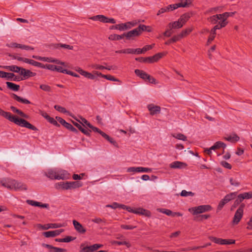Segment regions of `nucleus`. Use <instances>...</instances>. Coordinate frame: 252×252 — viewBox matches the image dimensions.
Instances as JSON below:
<instances>
[{
    "mask_svg": "<svg viewBox=\"0 0 252 252\" xmlns=\"http://www.w3.org/2000/svg\"><path fill=\"white\" fill-rule=\"evenodd\" d=\"M244 198L248 199L252 198V191L248 192L243 193Z\"/></svg>",
    "mask_w": 252,
    "mask_h": 252,
    "instance_id": "nucleus-64",
    "label": "nucleus"
},
{
    "mask_svg": "<svg viewBox=\"0 0 252 252\" xmlns=\"http://www.w3.org/2000/svg\"><path fill=\"white\" fill-rule=\"evenodd\" d=\"M92 68L99 70L104 69L105 66L97 64H94L91 66Z\"/></svg>",
    "mask_w": 252,
    "mask_h": 252,
    "instance_id": "nucleus-57",
    "label": "nucleus"
},
{
    "mask_svg": "<svg viewBox=\"0 0 252 252\" xmlns=\"http://www.w3.org/2000/svg\"><path fill=\"white\" fill-rule=\"evenodd\" d=\"M216 145L217 148L218 149H219L221 147L223 148V149L225 148L226 145L225 143H224L222 142L221 141H218L215 143Z\"/></svg>",
    "mask_w": 252,
    "mask_h": 252,
    "instance_id": "nucleus-56",
    "label": "nucleus"
},
{
    "mask_svg": "<svg viewBox=\"0 0 252 252\" xmlns=\"http://www.w3.org/2000/svg\"><path fill=\"white\" fill-rule=\"evenodd\" d=\"M10 109L14 113H16L17 114H18V115H19L20 116L23 117V118H28V116L27 115H26V114H25L24 112H23L22 111L19 110L18 109H17V108H16L14 106H11L10 107Z\"/></svg>",
    "mask_w": 252,
    "mask_h": 252,
    "instance_id": "nucleus-29",
    "label": "nucleus"
},
{
    "mask_svg": "<svg viewBox=\"0 0 252 252\" xmlns=\"http://www.w3.org/2000/svg\"><path fill=\"white\" fill-rule=\"evenodd\" d=\"M70 189H74L82 186V183L78 181L69 182Z\"/></svg>",
    "mask_w": 252,
    "mask_h": 252,
    "instance_id": "nucleus-32",
    "label": "nucleus"
},
{
    "mask_svg": "<svg viewBox=\"0 0 252 252\" xmlns=\"http://www.w3.org/2000/svg\"><path fill=\"white\" fill-rule=\"evenodd\" d=\"M43 246L48 249L50 252H65L66 251L65 249L55 247L49 244H43Z\"/></svg>",
    "mask_w": 252,
    "mask_h": 252,
    "instance_id": "nucleus-19",
    "label": "nucleus"
},
{
    "mask_svg": "<svg viewBox=\"0 0 252 252\" xmlns=\"http://www.w3.org/2000/svg\"><path fill=\"white\" fill-rule=\"evenodd\" d=\"M32 58L33 59H35L36 60L43 61V62H47L48 63H56L57 64H61V65H64V63L61 62L58 59H54L51 57H42L39 56H36V55H33L32 56Z\"/></svg>",
    "mask_w": 252,
    "mask_h": 252,
    "instance_id": "nucleus-6",
    "label": "nucleus"
},
{
    "mask_svg": "<svg viewBox=\"0 0 252 252\" xmlns=\"http://www.w3.org/2000/svg\"><path fill=\"white\" fill-rule=\"evenodd\" d=\"M187 165L186 163L181 161H174L170 164V167L172 168H181Z\"/></svg>",
    "mask_w": 252,
    "mask_h": 252,
    "instance_id": "nucleus-25",
    "label": "nucleus"
},
{
    "mask_svg": "<svg viewBox=\"0 0 252 252\" xmlns=\"http://www.w3.org/2000/svg\"><path fill=\"white\" fill-rule=\"evenodd\" d=\"M226 26V25H225V24L224 23L220 21L219 22V24L214 26V27L213 28L214 29V30H215L216 31L217 30H219L222 28L225 27Z\"/></svg>",
    "mask_w": 252,
    "mask_h": 252,
    "instance_id": "nucleus-53",
    "label": "nucleus"
},
{
    "mask_svg": "<svg viewBox=\"0 0 252 252\" xmlns=\"http://www.w3.org/2000/svg\"><path fill=\"white\" fill-rule=\"evenodd\" d=\"M13 98L15 100L17 101L18 102H21V103H22L24 104H28L31 103V102L29 100H28L26 98H23L19 96H18L17 95H16L15 94H13Z\"/></svg>",
    "mask_w": 252,
    "mask_h": 252,
    "instance_id": "nucleus-26",
    "label": "nucleus"
},
{
    "mask_svg": "<svg viewBox=\"0 0 252 252\" xmlns=\"http://www.w3.org/2000/svg\"><path fill=\"white\" fill-rule=\"evenodd\" d=\"M75 70L79 73L82 76H84V77L90 79L92 80H94L95 79V76L94 75L92 74L91 73H90L89 72L86 71L84 70H83L82 68H81L79 67H77L75 68Z\"/></svg>",
    "mask_w": 252,
    "mask_h": 252,
    "instance_id": "nucleus-14",
    "label": "nucleus"
},
{
    "mask_svg": "<svg viewBox=\"0 0 252 252\" xmlns=\"http://www.w3.org/2000/svg\"><path fill=\"white\" fill-rule=\"evenodd\" d=\"M173 136L176 139L183 141H186L187 140V137L185 135L181 133L175 134L173 135Z\"/></svg>",
    "mask_w": 252,
    "mask_h": 252,
    "instance_id": "nucleus-39",
    "label": "nucleus"
},
{
    "mask_svg": "<svg viewBox=\"0 0 252 252\" xmlns=\"http://www.w3.org/2000/svg\"><path fill=\"white\" fill-rule=\"evenodd\" d=\"M54 108L58 111L63 113L67 114L69 116H71L70 113L66 110V109L64 107H63L61 106L55 105L54 106Z\"/></svg>",
    "mask_w": 252,
    "mask_h": 252,
    "instance_id": "nucleus-30",
    "label": "nucleus"
},
{
    "mask_svg": "<svg viewBox=\"0 0 252 252\" xmlns=\"http://www.w3.org/2000/svg\"><path fill=\"white\" fill-rule=\"evenodd\" d=\"M20 75H23L25 78H28L30 77L35 76L36 75V73L30 70L22 68V70L20 72Z\"/></svg>",
    "mask_w": 252,
    "mask_h": 252,
    "instance_id": "nucleus-20",
    "label": "nucleus"
},
{
    "mask_svg": "<svg viewBox=\"0 0 252 252\" xmlns=\"http://www.w3.org/2000/svg\"><path fill=\"white\" fill-rule=\"evenodd\" d=\"M73 224L75 230L81 234H84L86 232V229L83 226V225L78 221L76 220H73Z\"/></svg>",
    "mask_w": 252,
    "mask_h": 252,
    "instance_id": "nucleus-17",
    "label": "nucleus"
},
{
    "mask_svg": "<svg viewBox=\"0 0 252 252\" xmlns=\"http://www.w3.org/2000/svg\"><path fill=\"white\" fill-rule=\"evenodd\" d=\"M224 139L231 143H235L239 140L240 138L236 134L232 133L225 137Z\"/></svg>",
    "mask_w": 252,
    "mask_h": 252,
    "instance_id": "nucleus-21",
    "label": "nucleus"
},
{
    "mask_svg": "<svg viewBox=\"0 0 252 252\" xmlns=\"http://www.w3.org/2000/svg\"><path fill=\"white\" fill-rule=\"evenodd\" d=\"M133 213L135 214L143 215L148 217L150 216L151 214L150 211L142 208H134Z\"/></svg>",
    "mask_w": 252,
    "mask_h": 252,
    "instance_id": "nucleus-22",
    "label": "nucleus"
},
{
    "mask_svg": "<svg viewBox=\"0 0 252 252\" xmlns=\"http://www.w3.org/2000/svg\"><path fill=\"white\" fill-rule=\"evenodd\" d=\"M245 206V204L242 203L236 211L232 220V223L234 224H237L241 220L243 216L244 208Z\"/></svg>",
    "mask_w": 252,
    "mask_h": 252,
    "instance_id": "nucleus-5",
    "label": "nucleus"
},
{
    "mask_svg": "<svg viewBox=\"0 0 252 252\" xmlns=\"http://www.w3.org/2000/svg\"><path fill=\"white\" fill-rule=\"evenodd\" d=\"M103 78L106 79L107 80L113 81H118L119 80L115 78L114 76L111 75H104L103 76Z\"/></svg>",
    "mask_w": 252,
    "mask_h": 252,
    "instance_id": "nucleus-55",
    "label": "nucleus"
},
{
    "mask_svg": "<svg viewBox=\"0 0 252 252\" xmlns=\"http://www.w3.org/2000/svg\"><path fill=\"white\" fill-rule=\"evenodd\" d=\"M237 195V192H231L226 194L224 197L220 201L218 206V210H221L225 204L234 199L236 197Z\"/></svg>",
    "mask_w": 252,
    "mask_h": 252,
    "instance_id": "nucleus-4",
    "label": "nucleus"
},
{
    "mask_svg": "<svg viewBox=\"0 0 252 252\" xmlns=\"http://www.w3.org/2000/svg\"><path fill=\"white\" fill-rule=\"evenodd\" d=\"M58 46L62 48H64L67 49L69 50H72L73 48V47L72 46H70L69 45L67 44H58Z\"/></svg>",
    "mask_w": 252,
    "mask_h": 252,
    "instance_id": "nucleus-60",
    "label": "nucleus"
},
{
    "mask_svg": "<svg viewBox=\"0 0 252 252\" xmlns=\"http://www.w3.org/2000/svg\"><path fill=\"white\" fill-rule=\"evenodd\" d=\"M0 67L15 73H19L20 74L23 68L15 65L0 66Z\"/></svg>",
    "mask_w": 252,
    "mask_h": 252,
    "instance_id": "nucleus-16",
    "label": "nucleus"
},
{
    "mask_svg": "<svg viewBox=\"0 0 252 252\" xmlns=\"http://www.w3.org/2000/svg\"><path fill=\"white\" fill-rule=\"evenodd\" d=\"M189 16L188 14H185L182 15L177 21L170 23L168 24V27L170 30L173 29H180L182 28L184 24L189 20Z\"/></svg>",
    "mask_w": 252,
    "mask_h": 252,
    "instance_id": "nucleus-2",
    "label": "nucleus"
},
{
    "mask_svg": "<svg viewBox=\"0 0 252 252\" xmlns=\"http://www.w3.org/2000/svg\"><path fill=\"white\" fill-rule=\"evenodd\" d=\"M138 172H146L149 173L152 172V169L147 167H139Z\"/></svg>",
    "mask_w": 252,
    "mask_h": 252,
    "instance_id": "nucleus-51",
    "label": "nucleus"
},
{
    "mask_svg": "<svg viewBox=\"0 0 252 252\" xmlns=\"http://www.w3.org/2000/svg\"><path fill=\"white\" fill-rule=\"evenodd\" d=\"M208 20L211 23L214 24H216L219 20L220 21V19L219 14H216L208 18Z\"/></svg>",
    "mask_w": 252,
    "mask_h": 252,
    "instance_id": "nucleus-34",
    "label": "nucleus"
},
{
    "mask_svg": "<svg viewBox=\"0 0 252 252\" xmlns=\"http://www.w3.org/2000/svg\"><path fill=\"white\" fill-rule=\"evenodd\" d=\"M42 68H46L51 71H55L56 65L51 64H46L45 65L43 64V67H42Z\"/></svg>",
    "mask_w": 252,
    "mask_h": 252,
    "instance_id": "nucleus-47",
    "label": "nucleus"
},
{
    "mask_svg": "<svg viewBox=\"0 0 252 252\" xmlns=\"http://www.w3.org/2000/svg\"><path fill=\"white\" fill-rule=\"evenodd\" d=\"M94 21H99L105 23H116V20L113 18H108L102 15H98L90 18Z\"/></svg>",
    "mask_w": 252,
    "mask_h": 252,
    "instance_id": "nucleus-8",
    "label": "nucleus"
},
{
    "mask_svg": "<svg viewBox=\"0 0 252 252\" xmlns=\"http://www.w3.org/2000/svg\"><path fill=\"white\" fill-rule=\"evenodd\" d=\"M121 227L124 229L131 230V229L135 228L136 227V226H134L130 225L122 224L121 225Z\"/></svg>",
    "mask_w": 252,
    "mask_h": 252,
    "instance_id": "nucleus-58",
    "label": "nucleus"
},
{
    "mask_svg": "<svg viewBox=\"0 0 252 252\" xmlns=\"http://www.w3.org/2000/svg\"><path fill=\"white\" fill-rule=\"evenodd\" d=\"M222 245H231L235 244V240L232 239H222Z\"/></svg>",
    "mask_w": 252,
    "mask_h": 252,
    "instance_id": "nucleus-48",
    "label": "nucleus"
},
{
    "mask_svg": "<svg viewBox=\"0 0 252 252\" xmlns=\"http://www.w3.org/2000/svg\"><path fill=\"white\" fill-rule=\"evenodd\" d=\"M9 121L11 122H13L15 124L20 126L22 127H25L26 128H28L29 129H32V130H37V128L31 124L29 122L27 121L26 120L17 118L15 117L14 116H13L12 115Z\"/></svg>",
    "mask_w": 252,
    "mask_h": 252,
    "instance_id": "nucleus-1",
    "label": "nucleus"
},
{
    "mask_svg": "<svg viewBox=\"0 0 252 252\" xmlns=\"http://www.w3.org/2000/svg\"><path fill=\"white\" fill-rule=\"evenodd\" d=\"M102 247L103 245L99 244H95L91 246H87L86 247H83V245L81 244L80 252H93Z\"/></svg>",
    "mask_w": 252,
    "mask_h": 252,
    "instance_id": "nucleus-7",
    "label": "nucleus"
},
{
    "mask_svg": "<svg viewBox=\"0 0 252 252\" xmlns=\"http://www.w3.org/2000/svg\"><path fill=\"white\" fill-rule=\"evenodd\" d=\"M0 115L3 116V117L8 119L9 121L10 119L12 116V114L10 112H5V111L2 110L0 108Z\"/></svg>",
    "mask_w": 252,
    "mask_h": 252,
    "instance_id": "nucleus-37",
    "label": "nucleus"
},
{
    "mask_svg": "<svg viewBox=\"0 0 252 252\" xmlns=\"http://www.w3.org/2000/svg\"><path fill=\"white\" fill-rule=\"evenodd\" d=\"M194 195V193L191 191H187L186 190H183L181 192V195L182 196H193Z\"/></svg>",
    "mask_w": 252,
    "mask_h": 252,
    "instance_id": "nucleus-43",
    "label": "nucleus"
},
{
    "mask_svg": "<svg viewBox=\"0 0 252 252\" xmlns=\"http://www.w3.org/2000/svg\"><path fill=\"white\" fill-rule=\"evenodd\" d=\"M12 189L15 190H26L27 187L25 184L14 180Z\"/></svg>",
    "mask_w": 252,
    "mask_h": 252,
    "instance_id": "nucleus-13",
    "label": "nucleus"
},
{
    "mask_svg": "<svg viewBox=\"0 0 252 252\" xmlns=\"http://www.w3.org/2000/svg\"><path fill=\"white\" fill-rule=\"evenodd\" d=\"M7 87L13 91H18L20 89V86L12 82H6Z\"/></svg>",
    "mask_w": 252,
    "mask_h": 252,
    "instance_id": "nucleus-24",
    "label": "nucleus"
},
{
    "mask_svg": "<svg viewBox=\"0 0 252 252\" xmlns=\"http://www.w3.org/2000/svg\"><path fill=\"white\" fill-rule=\"evenodd\" d=\"M67 69H63L62 66H57L56 65V68L55 71H57L58 72H61L63 73H65Z\"/></svg>",
    "mask_w": 252,
    "mask_h": 252,
    "instance_id": "nucleus-63",
    "label": "nucleus"
},
{
    "mask_svg": "<svg viewBox=\"0 0 252 252\" xmlns=\"http://www.w3.org/2000/svg\"><path fill=\"white\" fill-rule=\"evenodd\" d=\"M56 180H67L70 178V174L66 171L58 169Z\"/></svg>",
    "mask_w": 252,
    "mask_h": 252,
    "instance_id": "nucleus-10",
    "label": "nucleus"
},
{
    "mask_svg": "<svg viewBox=\"0 0 252 252\" xmlns=\"http://www.w3.org/2000/svg\"><path fill=\"white\" fill-rule=\"evenodd\" d=\"M125 36L124 33L122 35L114 34L113 35H111V36L109 37V39L111 40H119L123 38Z\"/></svg>",
    "mask_w": 252,
    "mask_h": 252,
    "instance_id": "nucleus-42",
    "label": "nucleus"
},
{
    "mask_svg": "<svg viewBox=\"0 0 252 252\" xmlns=\"http://www.w3.org/2000/svg\"><path fill=\"white\" fill-rule=\"evenodd\" d=\"M191 32V30L190 29H187L185 30H183L180 34H178V35L181 39L183 37L189 34Z\"/></svg>",
    "mask_w": 252,
    "mask_h": 252,
    "instance_id": "nucleus-40",
    "label": "nucleus"
},
{
    "mask_svg": "<svg viewBox=\"0 0 252 252\" xmlns=\"http://www.w3.org/2000/svg\"><path fill=\"white\" fill-rule=\"evenodd\" d=\"M140 34L139 30L137 28L127 33H124L125 37H126L127 39H130L132 37L136 36Z\"/></svg>",
    "mask_w": 252,
    "mask_h": 252,
    "instance_id": "nucleus-18",
    "label": "nucleus"
},
{
    "mask_svg": "<svg viewBox=\"0 0 252 252\" xmlns=\"http://www.w3.org/2000/svg\"><path fill=\"white\" fill-rule=\"evenodd\" d=\"M134 72L137 76L140 77L143 80H146L147 77H149V74L142 70L137 69L135 70Z\"/></svg>",
    "mask_w": 252,
    "mask_h": 252,
    "instance_id": "nucleus-23",
    "label": "nucleus"
},
{
    "mask_svg": "<svg viewBox=\"0 0 252 252\" xmlns=\"http://www.w3.org/2000/svg\"><path fill=\"white\" fill-rule=\"evenodd\" d=\"M63 223H48L44 225L39 224L38 227L41 228L42 229L47 230L50 228H57L64 226Z\"/></svg>",
    "mask_w": 252,
    "mask_h": 252,
    "instance_id": "nucleus-11",
    "label": "nucleus"
},
{
    "mask_svg": "<svg viewBox=\"0 0 252 252\" xmlns=\"http://www.w3.org/2000/svg\"><path fill=\"white\" fill-rule=\"evenodd\" d=\"M137 28L139 30L140 34H141L143 31H147L148 32L152 31L151 28L150 26H145L144 25H140Z\"/></svg>",
    "mask_w": 252,
    "mask_h": 252,
    "instance_id": "nucleus-33",
    "label": "nucleus"
},
{
    "mask_svg": "<svg viewBox=\"0 0 252 252\" xmlns=\"http://www.w3.org/2000/svg\"><path fill=\"white\" fill-rule=\"evenodd\" d=\"M180 7V5H179L178 3H175L173 4H171L167 7H166V8L168 9V10H169L171 8V10H174L177 9V8Z\"/></svg>",
    "mask_w": 252,
    "mask_h": 252,
    "instance_id": "nucleus-59",
    "label": "nucleus"
},
{
    "mask_svg": "<svg viewBox=\"0 0 252 252\" xmlns=\"http://www.w3.org/2000/svg\"><path fill=\"white\" fill-rule=\"evenodd\" d=\"M39 88L43 91L46 92H51L52 89L50 86L46 84H41L40 85Z\"/></svg>",
    "mask_w": 252,
    "mask_h": 252,
    "instance_id": "nucleus-38",
    "label": "nucleus"
},
{
    "mask_svg": "<svg viewBox=\"0 0 252 252\" xmlns=\"http://www.w3.org/2000/svg\"><path fill=\"white\" fill-rule=\"evenodd\" d=\"M21 44L17 43L15 42H11L6 44V46L9 48H20Z\"/></svg>",
    "mask_w": 252,
    "mask_h": 252,
    "instance_id": "nucleus-49",
    "label": "nucleus"
},
{
    "mask_svg": "<svg viewBox=\"0 0 252 252\" xmlns=\"http://www.w3.org/2000/svg\"><path fill=\"white\" fill-rule=\"evenodd\" d=\"M209 239L211 241L216 244L222 245V241H223L222 239L218 238L213 236L210 237Z\"/></svg>",
    "mask_w": 252,
    "mask_h": 252,
    "instance_id": "nucleus-41",
    "label": "nucleus"
},
{
    "mask_svg": "<svg viewBox=\"0 0 252 252\" xmlns=\"http://www.w3.org/2000/svg\"><path fill=\"white\" fill-rule=\"evenodd\" d=\"M73 124L84 134L87 136H90L91 131L90 130L84 128L80 124L77 123H73Z\"/></svg>",
    "mask_w": 252,
    "mask_h": 252,
    "instance_id": "nucleus-28",
    "label": "nucleus"
},
{
    "mask_svg": "<svg viewBox=\"0 0 252 252\" xmlns=\"http://www.w3.org/2000/svg\"><path fill=\"white\" fill-rule=\"evenodd\" d=\"M157 211L159 212L165 214L168 216L173 217V212L168 209L158 208Z\"/></svg>",
    "mask_w": 252,
    "mask_h": 252,
    "instance_id": "nucleus-35",
    "label": "nucleus"
},
{
    "mask_svg": "<svg viewBox=\"0 0 252 252\" xmlns=\"http://www.w3.org/2000/svg\"><path fill=\"white\" fill-rule=\"evenodd\" d=\"M64 182H61L55 184V188L57 189H64Z\"/></svg>",
    "mask_w": 252,
    "mask_h": 252,
    "instance_id": "nucleus-46",
    "label": "nucleus"
},
{
    "mask_svg": "<svg viewBox=\"0 0 252 252\" xmlns=\"http://www.w3.org/2000/svg\"><path fill=\"white\" fill-rule=\"evenodd\" d=\"M219 15L220 19V21L224 23L226 25L227 22H226V20L230 16V13H228V12H224L222 14H220Z\"/></svg>",
    "mask_w": 252,
    "mask_h": 252,
    "instance_id": "nucleus-31",
    "label": "nucleus"
},
{
    "mask_svg": "<svg viewBox=\"0 0 252 252\" xmlns=\"http://www.w3.org/2000/svg\"><path fill=\"white\" fill-rule=\"evenodd\" d=\"M58 169H49L44 172V175L51 180H56Z\"/></svg>",
    "mask_w": 252,
    "mask_h": 252,
    "instance_id": "nucleus-15",
    "label": "nucleus"
},
{
    "mask_svg": "<svg viewBox=\"0 0 252 252\" xmlns=\"http://www.w3.org/2000/svg\"><path fill=\"white\" fill-rule=\"evenodd\" d=\"M147 108L151 115H155L157 114H159L161 111V108L160 106L155 105L153 103L148 104L147 105Z\"/></svg>",
    "mask_w": 252,
    "mask_h": 252,
    "instance_id": "nucleus-12",
    "label": "nucleus"
},
{
    "mask_svg": "<svg viewBox=\"0 0 252 252\" xmlns=\"http://www.w3.org/2000/svg\"><path fill=\"white\" fill-rule=\"evenodd\" d=\"M27 63H29L36 67L40 68L43 67V64L32 59H28L27 61Z\"/></svg>",
    "mask_w": 252,
    "mask_h": 252,
    "instance_id": "nucleus-27",
    "label": "nucleus"
},
{
    "mask_svg": "<svg viewBox=\"0 0 252 252\" xmlns=\"http://www.w3.org/2000/svg\"><path fill=\"white\" fill-rule=\"evenodd\" d=\"M84 174H83V173L80 174V175L74 174L73 175L72 178L74 180H81L83 178V177L84 176Z\"/></svg>",
    "mask_w": 252,
    "mask_h": 252,
    "instance_id": "nucleus-62",
    "label": "nucleus"
},
{
    "mask_svg": "<svg viewBox=\"0 0 252 252\" xmlns=\"http://www.w3.org/2000/svg\"><path fill=\"white\" fill-rule=\"evenodd\" d=\"M163 56V53H159L152 56L154 62H156L158 61L160 59H161L162 57Z\"/></svg>",
    "mask_w": 252,
    "mask_h": 252,
    "instance_id": "nucleus-44",
    "label": "nucleus"
},
{
    "mask_svg": "<svg viewBox=\"0 0 252 252\" xmlns=\"http://www.w3.org/2000/svg\"><path fill=\"white\" fill-rule=\"evenodd\" d=\"M20 49L27 51L34 50V48L32 46L21 44H20Z\"/></svg>",
    "mask_w": 252,
    "mask_h": 252,
    "instance_id": "nucleus-52",
    "label": "nucleus"
},
{
    "mask_svg": "<svg viewBox=\"0 0 252 252\" xmlns=\"http://www.w3.org/2000/svg\"><path fill=\"white\" fill-rule=\"evenodd\" d=\"M64 127L72 132H74L75 133L78 132V130L74 127H73V126L71 124L69 123H67Z\"/></svg>",
    "mask_w": 252,
    "mask_h": 252,
    "instance_id": "nucleus-45",
    "label": "nucleus"
},
{
    "mask_svg": "<svg viewBox=\"0 0 252 252\" xmlns=\"http://www.w3.org/2000/svg\"><path fill=\"white\" fill-rule=\"evenodd\" d=\"M180 39L181 38L178 35H175L172 38L166 41L165 44L166 45H169L173 42H175L180 40Z\"/></svg>",
    "mask_w": 252,
    "mask_h": 252,
    "instance_id": "nucleus-36",
    "label": "nucleus"
},
{
    "mask_svg": "<svg viewBox=\"0 0 252 252\" xmlns=\"http://www.w3.org/2000/svg\"><path fill=\"white\" fill-rule=\"evenodd\" d=\"M230 183L232 186L238 187L240 185V183L237 180L234 179L232 178L229 179Z\"/></svg>",
    "mask_w": 252,
    "mask_h": 252,
    "instance_id": "nucleus-50",
    "label": "nucleus"
},
{
    "mask_svg": "<svg viewBox=\"0 0 252 252\" xmlns=\"http://www.w3.org/2000/svg\"><path fill=\"white\" fill-rule=\"evenodd\" d=\"M139 167H130L127 169V172H138Z\"/></svg>",
    "mask_w": 252,
    "mask_h": 252,
    "instance_id": "nucleus-61",
    "label": "nucleus"
},
{
    "mask_svg": "<svg viewBox=\"0 0 252 252\" xmlns=\"http://www.w3.org/2000/svg\"><path fill=\"white\" fill-rule=\"evenodd\" d=\"M14 180L10 178H2L0 179L1 185L10 189H12Z\"/></svg>",
    "mask_w": 252,
    "mask_h": 252,
    "instance_id": "nucleus-9",
    "label": "nucleus"
},
{
    "mask_svg": "<svg viewBox=\"0 0 252 252\" xmlns=\"http://www.w3.org/2000/svg\"><path fill=\"white\" fill-rule=\"evenodd\" d=\"M43 235L45 237L49 238V237H55V234L54 231H49L44 232L43 233Z\"/></svg>",
    "mask_w": 252,
    "mask_h": 252,
    "instance_id": "nucleus-54",
    "label": "nucleus"
},
{
    "mask_svg": "<svg viewBox=\"0 0 252 252\" xmlns=\"http://www.w3.org/2000/svg\"><path fill=\"white\" fill-rule=\"evenodd\" d=\"M212 207L209 205H203L197 207H192L189 209V211L193 215L203 213L210 211L212 210Z\"/></svg>",
    "mask_w": 252,
    "mask_h": 252,
    "instance_id": "nucleus-3",
    "label": "nucleus"
}]
</instances>
